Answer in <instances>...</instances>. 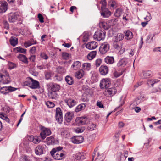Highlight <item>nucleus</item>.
Here are the masks:
<instances>
[{
    "instance_id": "nucleus-1",
    "label": "nucleus",
    "mask_w": 161,
    "mask_h": 161,
    "mask_svg": "<svg viewBox=\"0 0 161 161\" xmlns=\"http://www.w3.org/2000/svg\"><path fill=\"white\" fill-rule=\"evenodd\" d=\"M10 82L8 73L6 71L2 73H0V87L2 84H8Z\"/></svg>"
},
{
    "instance_id": "nucleus-2",
    "label": "nucleus",
    "mask_w": 161,
    "mask_h": 161,
    "mask_svg": "<svg viewBox=\"0 0 161 161\" xmlns=\"http://www.w3.org/2000/svg\"><path fill=\"white\" fill-rule=\"evenodd\" d=\"M113 47L116 50V51H118L119 54H123L125 51V48H122V44L120 42L113 41Z\"/></svg>"
},
{
    "instance_id": "nucleus-3",
    "label": "nucleus",
    "mask_w": 161,
    "mask_h": 161,
    "mask_svg": "<svg viewBox=\"0 0 161 161\" xmlns=\"http://www.w3.org/2000/svg\"><path fill=\"white\" fill-rule=\"evenodd\" d=\"M62 152H56L54 154L52 153V151L50 152L51 156L55 159L61 160L64 158L66 155V152L64 151Z\"/></svg>"
},
{
    "instance_id": "nucleus-4",
    "label": "nucleus",
    "mask_w": 161,
    "mask_h": 161,
    "mask_svg": "<svg viewBox=\"0 0 161 161\" xmlns=\"http://www.w3.org/2000/svg\"><path fill=\"white\" fill-rule=\"evenodd\" d=\"M106 32L105 31H98L95 32L93 35V38L97 41L103 40L105 37Z\"/></svg>"
},
{
    "instance_id": "nucleus-5",
    "label": "nucleus",
    "mask_w": 161,
    "mask_h": 161,
    "mask_svg": "<svg viewBox=\"0 0 161 161\" xmlns=\"http://www.w3.org/2000/svg\"><path fill=\"white\" fill-rule=\"evenodd\" d=\"M47 88L49 91L57 92L60 90L59 85L57 84L50 83L47 85Z\"/></svg>"
},
{
    "instance_id": "nucleus-6",
    "label": "nucleus",
    "mask_w": 161,
    "mask_h": 161,
    "mask_svg": "<svg viewBox=\"0 0 161 161\" xmlns=\"http://www.w3.org/2000/svg\"><path fill=\"white\" fill-rule=\"evenodd\" d=\"M18 88H15L11 86L2 87L0 89V92L1 93L6 95L9 92L14 91Z\"/></svg>"
},
{
    "instance_id": "nucleus-7",
    "label": "nucleus",
    "mask_w": 161,
    "mask_h": 161,
    "mask_svg": "<svg viewBox=\"0 0 161 161\" xmlns=\"http://www.w3.org/2000/svg\"><path fill=\"white\" fill-rule=\"evenodd\" d=\"M56 119L58 123L61 124L63 121L62 112L60 108H57L56 110Z\"/></svg>"
},
{
    "instance_id": "nucleus-8",
    "label": "nucleus",
    "mask_w": 161,
    "mask_h": 161,
    "mask_svg": "<svg viewBox=\"0 0 161 161\" xmlns=\"http://www.w3.org/2000/svg\"><path fill=\"white\" fill-rule=\"evenodd\" d=\"M116 92V90L114 87L107 88L103 92V94L106 97H111L115 95Z\"/></svg>"
},
{
    "instance_id": "nucleus-9",
    "label": "nucleus",
    "mask_w": 161,
    "mask_h": 161,
    "mask_svg": "<svg viewBox=\"0 0 161 161\" xmlns=\"http://www.w3.org/2000/svg\"><path fill=\"white\" fill-rule=\"evenodd\" d=\"M41 132L40 133V136L41 138L44 139L46 137V136L50 135L51 132L50 130L44 127H42L41 128Z\"/></svg>"
},
{
    "instance_id": "nucleus-10",
    "label": "nucleus",
    "mask_w": 161,
    "mask_h": 161,
    "mask_svg": "<svg viewBox=\"0 0 161 161\" xmlns=\"http://www.w3.org/2000/svg\"><path fill=\"white\" fill-rule=\"evenodd\" d=\"M109 49V45L108 44L104 43L102 44L99 48V51L102 54L106 53Z\"/></svg>"
},
{
    "instance_id": "nucleus-11",
    "label": "nucleus",
    "mask_w": 161,
    "mask_h": 161,
    "mask_svg": "<svg viewBox=\"0 0 161 161\" xmlns=\"http://www.w3.org/2000/svg\"><path fill=\"white\" fill-rule=\"evenodd\" d=\"M18 14L17 13H10L8 15V20L10 22H15L18 19Z\"/></svg>"
},
{
    "instance_id": "nucleus-12",
    "label": "nucleus",
    "mask_w": 161,
    "mask_h": 161,
    "mask_svg": "<svg viewBox=\"0 0 161 161\" xmlns=\"http://www.w3.org/2000/svg\"><path fill=\"white\" fill-rule=\"evenodd\" d=\"M83 138L81 136H76L71 139V141L75 144H79L83 142Z\"/></svg>"
},
{
    "instance_id": "nucleus-13",
    "label": "nucleus",
    "mask_w": 161,
    "mask_h": 161,
    "mask_svg": "<svg viewBox=\"0 0 161 161\" xmlns=\"http://www.w3.org/2000/svg\"><path fill=\"white\" fill-rule=\"evenodd\" d=\"M28 140L30 141L33 142L35 144H38L41 141V139L37 136H35L32 135L28 137Z\"/></svg>"
},
{
    "instance_id": "nucleus-14",
    "label": "nucleus",
    "mask_w": 161,
    "mask_h": 161,
    "mask_svg": "<svg viewBox=\"0 0 161 161\" xmlns=\"http://www.w3.org/2000/svg\"><path fill=\"white\" fill-rule=\"evenodd\" d=\"M97 43L95 41L89 42L86 45V47L90 50L94 49L97 47Z\"/></svg>"
},
{
    "instance_id": "nucleus-15",
    "label": "nucleus",
    "mask_w": 161,
    "mask_h": 161,
    "mask_svg": "<svg viewBox=\"0 0 161 161\" xmlns=\"http://www.w3.org/2000/svg\"><path fill=\"white\" fill-rule=\"evenodd\" d=\"M100 12L101 15L103 18H108L111 15V12L107 8L101 9Z\"/></svg>"
},
{
    "instance_id": "nucleus-16",
    "label": "nucleus",
    "mask_w": 161,
    "mask_h": 161,
    "mask_svg": "<svg viewBox=\"0 0 161 161\" xmlns=\"http://www.w3.org/2000/svg\"><path fill=\"white\" fill-rule=\"evenodd\" d=\"M44 149V146L39 145L36 148L35 152L37 155H41L43 153Z\"/></svg>"
},
{
    "instance_id": "nucleus-17",
    "label": "nucleus",
    "mask_w": 161,
    "mask_h": 161,
    "mask_svg": "<svg viewBox=\"0 0 161 161\" xmlns=\"http://www.w3.org/2000/svg\"><path fill=\"white\" fill-rule=\"evenodd\" d=\"M86 117L84 116L77 117L76 119V122L78 125H82L85 124L86 121Z\"/></svg>"
},
{
    "instance_id": "nucleus-18",
    "label": "nucleus",
    "mask_w": 161,
    "mask_h": 161,
    "mask_svg": "<svg viewBox=\"0 0 161 161\" xmlns=\"http://www.w3.org/2000/svg\"><path fill=\"white\" fill-rule=\"evenodd\" d=\"M99 71L101 75H105L108 73V69L106 66L101 65L99 68Z\"/></svg>"
},
{
    "instance_id": "nucleus-19",
    "label": "nucleus",
    "mask_w": 161,
    "mask_h": 161,
    "mask_svg": "<svg viewBox=\"0 0 161 161\" xmlns=\"http://www.w3.org/2000/svg\"><path fill=\"white\" fill-rule=\"evenodd\" d=\"M64 101L70 108L74 106L77 103L76 100L71 98L66 99Z\"/></svg>"
},
{
    "instance_id": "nucleus-20",
    "label": "nucleus",
    "mask_w": 161,
    "mask_h": 161,
    "mask_svg": "<svg viewBox=\"0 0 161 161\" xmlns=\"http://www.w3.org/2000/svg\"><path fill=\"white\" fill-rule=\"evenodd\" d=\"M128 63V59L124 58L120 59L117 65L119 67H124Z\"/></svg>"
},
{
    "instance_id": "nucleus-21",
    "label": "nucleus",
    "mask_w": 161,
    "mask_h": 161,
    "mask_svg": "<svg viewBox=\"0 0 161 161\" xmlns=\"http://www.w3.org/2000/svg\"><path fill=\"white\" fill-rule=\"evenodd\" d=\"M0 13L5 12L7 9L8 3L6 1L0 2Z\"/></svg>"
},
{
    "instance_id": "nucleus-22",
    "label": "nucleus",
    "mask_w": 161,
    "mask_h": 161,
    "mask_svg": "<svg viewBox=\"0 0 161 161\" xmlns=\"http://www.w3.org/2000/svg\"><path fill=\"white\" fill-rule=\"evenodd\" d=\"M0 13L5 12L7 9L8 3L6 1L0 2Z\"/></svg>"
},
{
    "instance_id": "nucleus-23",
    "label": "nucleus",
    "mask_w": 161,
    "mask_h": 161,
    "mask_svg": "<svg viewBox=\"0 0 161 161\" xmlns=\"http://www.w3.org/2000/svg\"><path fill=\"white\" fill-rule=\"evenodd\" d=\"M0 13L5 12L7 9L8 3L6 1L0 2Z\"/></svg>"
},
{
    "instance_id": "nucleus-24",
    "label": "nucleus",
    "mask_w": 161,
    "mask_h": 161,
    "mask_svg": "<svg viewBox=\"0 0 161 161\" xmlns=\"http://www.w3.org/2000/svg\"><path fill=\"white\" fill-rule=\"evenodd\" d=\"M109 82L108 80L103 79L100 82V86L101 88H105L106 89L109 86Z\"/></svg>"
},
{
    "instance_id": "nucleus-25",
    "label": "nucleus",
    "mask_w": 161,
    "mask_h": 161,
    "mask_svg": "<svg viewBox=\"0 0 161 161\" xmlns=\"http://www.w3.org/2000/svg\"><path fill=\"white\" fill-rule=\"evenodd\" d=\"M29 78L31 82V87L32 89H36L39 87L40 84L38 81L35 80L32 78L29 77Z\"/></svg>"
},
{
    "instance_id": "nucleus-26",
    "label": "nucleus",
    "mask_w": 161,
    "mask_h": 161,
    "mask_svg": "<svg viewBox=\"0 0 161 161\" xmlns=\"http://www.w3.org/2000/svg\"><path fill=\"white\" fill-rule=\"evenodd\" d=\"M48 96L49 98L55 99L57 98L58 96L57 92L51 91H49Z\"/></svg>"
},
{
    "instance_id": "nucleus-27",
    "label": "nucleus",
    "mask_w": 161,
    "mask_h": 161,
    "mask_svg": "<svg viewBox=\"0 0 161 161\" xmlns=\"http://www.w3.org/2000/svg\"><path fill=\"white\" fill-rule=\"evenodd\" d=\"M74 116V114L72 112H68L65 115V119L68 122H69L72 119Z\"/></svg>"
},
{
    "instance_id": "nucleus-28",
    "label": "nucleus",
    "mask_w": 161,
    "mask_h": 161,
    "mask_svg": "<svg viewBox=\"0 0 161 161\" xmlns=\"http://www.w3.org/2000/svg\"><path fill=\"white\" fill-rule=\"evenodd\" d=\"M81 65V63L80 61H75L73 63L71 68L74 70H76L80 68Z\"/></svg>"
},
{
    "instance_id": "nucleus-29",
    "label": "nucleus",
    "mask_w": 161,
    "mask_h": 161,
    "mask_svg": "<svg viewBox=\"0 0 161 161\" xmlns=\"http://www.w3.org/2000/svg\"><path fill=\"white\" fill-rule=\"evenodd\" d=\"M17 58L21 61L23 62L25 64H28V58L25 55L22 54H19Z\"/></svg>"
},
{
    "instance_id": "nucleus-30",
    "label": "nucleus",
    "mask_w": 161,
    "mask_h": 161,
    "mask_svg": "<svg viewBox=\"0 0 161 161\" xmlns=\"http://www.w3.org/2000/svg\"><path fill=\"white\" fill-rule=\"evenodd\" d=\"M84 75L83 69H80L76 72L75 74V76L78 79H80L82 78Z\"/></svg>"
},
{
    "instance_id": "nucleus-31",
    "label": "nucleus",
    "mask_w": 161,
    "mask_h": 161,
    "mask_svg": "<svg viewBox=\"0 0 161 161\" xmlns=\"http://www.w3.org/2000/svg\"><path fill=\"white\" fill-rule=\"evenodd\" d=\"M104 61L108 64H111L114 62V58L113 57L107 56L105 58Z\"/></svg>"
},
{
    "instance_id": "nucleus-32",
    "label": "nucleus",
    "mask_w": 161,
    "mask_h": 161,
    "mask_svg": "<svg viewBox=\"0 0 161 161\" xmlns=\"http://www.w3.org/2000/svg\"><path fill=\"white\" fill-rule=\"evenodd\" d=\"M10 42L12 46L14 47L18 43V39L15 37L12 36L10 39Z\"/></svg>"
},
{
    "instance_id": "nucleus-33",
    "label": "nucleus",
    "mask_w": 161,
    "mask_h": 161,
    "mask_svg": "<svg viewBox=\"0 0 161 161\" xmlns=\"http://www.w3.org/2000/svg\"><path fill=\"white\" fill-rule=\"evenodd\" d=\"M82 68L85 71H89L91 68V64L90 63H84L82 65Z\"/></svg>"
},
{
    "instance_id": "nucleus-34",
    "label": "nucleus",
    "mask_w": 161,
    "mask_h": 161,
    "mask_svg": "<svg viewBox=\"0 0 161 161\" xmlns=\"http://www.w3.org/2000/svg\"><path fill=\"white\" fill-rule=\"evenodd\" d=\"M76 159L78 160H82L85 158L86 155L83 153H78L76 154Z\"/></svg>"
},
{
    "instance_id": "nucleus-35",
    "label": "nucleus",
    "mask_w": 161,
    "mask_h": 161,
    "mask_svg": "<svg viewBox=\"0 0 161 161\" xmlns=\"http://www.w3.org/2000/svg\"><path fill=\"white\" fill-rule=\"evenodd\" d=\"M133 36L132 32L130 31H127L125 33V39L127 40H130L132 39Z\"/></svg>"
},
{
    "instance_id": "nucleus-36",
    "label": "nucleus",
    "mask_w": 161,
    "mask_h": 161,
    "mask_svg": "<svg viewBox=\"0 0 161 161\" xmlns=\"http://www.w3.org/2000/svg\"><path fill=\"white\" fill-rule=\"evenodd\" d=\"M96 53V51H95L91 52L87 56V58L89 60H92L95 57Z\"/></svg>"
},
{
    "instance_id": "nucleus-37",
    "label": "nucleus",
    "mask_w": 161,
    "mask_h": 161,
    "mask_svg": "<svg viewBox=\"0 0 161 161\" xmlns=\"http://www.w3.org/2000/svg\"><path fill=\"white\" fill-rule=\"evenodd\" d=\"M86 107V104L81 103L79 105L75 108V111L76 112H79L80 110H84Z\"/></svg>"
},
{
    "instance_id": "nucleus-38",
    "label": "nucleus",
    "mask_w": 161,
    "mask_h": 161,
    "mask_svg": "<svg viewBox=\"0 0 161 161\" xmlns=\"http://www.w3.org/2000/svg\"><path fill=\"white\" fill-rule=\"evenodd\" d=\"M65 80L69 85H71L74 83V80L72 77L70 76H67L65 78Z\"/></svg>"
},
{
    "instance_id": "nucleus-39",
    "label": "nucleus",
    "mask_w": 161,
    "mask_h": 161,
    "mask_svg": "<svg viewBox=\"0 0 161 161\" xmlns=\"http://www.w3.org/2000/svg\"><path fill=\"white\" fill-rule=\"evenodd\" d=\"M124 38V35L121 33H119L116 36H115L114 41L119 42L120 41L122 40Z\"/></svg>"
},
{
    "instance_id": "nucleus-40",
    "label": "nucleus",
    "mask_w": 161,
    "mask_h": 161,
    "mask_svg": "<svg viewBox=\"0 0 161 161\" xmlns=\"http://www.w3.org/2000/svg\"><path fill=\"white\" fill-rule=\"evenodd\" d=\"M100 27L103 28L104 29L107 30L109 28V26L105 22H101L99 23Z\"/></svg>"
},
{
    "instance_id": "nucleus-41",
    "label": "nucleus",
    "mask_w": 161,
    "mask_h": 161,
    "mask_svg": "<svg viewBox=\"0 0 161 161\" xmlns=\"http://www.w3.org/2000/svg\"><path fill=\"white\" fill-rule=\"evenodd\" d=\"M62 147L61 146H59L56 148H53L51 150V151H52V153L54 154V153H56V152H62L61 151H64L62 150Z\"/></svg>"
},
{
    "instance_id": "nucleus-42",
    "label": "nucleus",
    "mask_w": 161,
    "mask_h": 161,
    "mask_svg": "<svg viewBox=\"0 0 161 161\" xmlns=\"http://www.w3.org/2000/svg\"><path fill=\"white\" fill-rule=\"evenodd\" d=\"M122 11H123L121 9L118 8L114 12L115 16L117 17H119L122 14Z\"/></svg>"
},
{
    "instance_id": "nucleus-43",
    "label": "nucleus",
    "mask_w": 161,
    "mask_h": 161,
    "mask_svg": "<svg viewBox=\"0 0 161 161\" xmlns=\"http://www.w3.org/2000/svg\"><path fill=\"white\" fill-rule=\"evenodd\" d=\"M15 50L17 52L21 53L24 54L26 53V49H23L20 47H16L15 48Z\"/></svg>"
},
{
    "instance_id": "nucleus-44",
    "label": "nucleus",
    "mask_w": 161,
    "mask_h": 161,
    "mask_svg": "<svg viewBox=\"0 0 161 161\" xmlns=\"http://www.w3.org/2000/svg\"><path fill=\"white\" fill-rule=\"evenodd\" d=\"M96 126L95 124L93 123H90L88 125L87 128L88 130L92 131L96 129Z\"/></svg>"
},
{
    "instance_id": "nucleus-45",
    "label": "nucleus",
    "mask_w": 161,
    "mask_h": 161,
    "mask_svg": "<svg viewBox=\"0 0 161 161\" xmlns=\"http://www.w3.org/2000/svg\"><path fill=\"white\" fill-rule=\"evenodd\" d=\"M151 73V71H143V77L145 78H148L150 76Z\"/></svg>"
},
{
    "instance_id": "nucleus-46",
    "label": "nucleus",
    "mask_w": 161,
    "mask_h": 161,
    "mask_svg": "<svg viewBox=\"0 0 161 161\" xmlns=\"http://www.w3.org/2000/svg\"><path fill=\"white\" fill-rule=\"evenodd\" d=\"M36 41H35L34 42H31V41L28 42H25L24 43V46L26 48L32 45L36 44Z\"/></svg>"
},
{
    "instance_id": "nucleus-47",
    "label": "nucleus",
    "mask_w": 161,
    "mask_h": 161,
    "mask_svg": "<svg viewBox=\"0 0 161 161\" xmlns=\"http://www.w3.org/2000/svg\"><path fill=\"white\" fill-rule=\"evenodd\" d=\"M46 104L47 106L50 108H53L55 106L53 102L50 101H47Z\"/></svg>"
},
{
    "instance_id": "nucleus-48",
    "label": "nucleus",
    "mask_w": 161,
    "mask_h": 161,
    "mask_svg": "<svg viewBox=\"0 0 161 161\" xmlns=\"http://www.w3.org/2000/svg\"><path fill=\"white\" fill-rule=\"evenodd\" d=\"M125 70L122 71L121 73H119L118 72L115 71H114V77L116 78L118 77H119L122 74L123 72L125 71Z\"/></svg>"
},
{
    "instance_id": "nucleus-49",
    "label": "nucleus",
    "mask_w": 161,
    "mask_h": 161,
    "mask_svg": "<svg viewBox=\"0 0 161 161\" xmlns=\"http://www.w3.org/2000/svg\"><path fill=\"white\" fill-rule=\"evenodd\" d=\"M100 3L102 4L101 9L106 8V2L105 0L101 1Z\"/></svg>"
},
{
    "instance_id": "nucleus-50",
    "label": "nucleus",
    "mask_w": 161,
    "mask_h": 161,
    "mask_svg": "<svg viewBox=\"0 0 161 161\" xmlns=\"http://www.w3.org/2000/svg\"><path fill=\"white\" fill-rule=\"evenodd\" d=\"M102 63V60L100 59H97L95 61V65L97 67H99Z\"/></svg>"
},
{
    "instance_id": "nucleus-51",
    "label": "nucleus",
    "mask_w": 161,
    "mask_h": 161,
    "mask_svg": "<svg viewBox=\"0 0 161 161\" xmlns=\"http://www.w3.org/2000/svg\"><path fill=\"white\" fill-rule=\"evenodd\" d=\"M9 68L10 69L15 68L16 67V64L12 62H10L9 63Z\"/></svg>"
},
{
    "instance_id": "nucleus-52",
    "label": "nucleus",
    "mask_w": 161,
    "mask_h": 161,
    "mask_svg": "<svg viewBox=\"0 0 161 161\" xmlns=\"http://www.w3.org/2000/svg\"><path fill=\"white\" fill-rule=\"evenodd\" d=\"M62 56V57L65 59H68L69 58V54L66 52H63Z\"/></svg>"
},
{
    "instance_id": "nucleus-53",
    "label": "nucleus",
    "mask_w": 161,
    "mask_h": 161,
    "mask_svg": "<svg viewBox=\"0 0 161 161\" xmlns=\"http://www.w3.org/2000/svg\"><path fill=\"white\" fill-rule=\"evenodd\" d=\"M38 18L39 19L40 22L41 23L44 22V18L42 15L40 14H39L38 15Z\"/></svg>"
},
{
    "instance_id": "nucleus-54",
    "label": "nucleus",
    "mask_w": 161,
    "mask_h": 161,
    "mask_svg": "<svg viewBox=\"0 0 161 161\" xmlns=\"http://www.w3.org/2000/svg\"><path fill=\"white\" fill-rule=\"evenodd\" d=\"M141 101L138 98H136L133 102V104L134 105H138L140 103Z\"/></svg>"
},
{
    "instance_id": "nucleus-55",
    "label": "nucleus",
    "mask_w": 161,
    "mask_h": 161,
    "mask_svg": "<svg viewBox=\"0 0 161 161\" xmlns=\"http://www.w3.org/2000/svg\"><path fill=\"white\" fill-rule=\"evenodd\" d=\"M3 23L4 26V28L7 29H8L9 28V24L8 22L5 20H4L3 21Z\"/></svg>"
},
{
    "instance_id": "nucleus-56",
    "label": "nucleus",
    "mask_w": 161,
    "mask_h": 161,
    "mask_svg": "<svg viewBox=\"0 0 161 161\" xmlns=\"http://www.w3.org/2000/svg\"><path fill=\"white\" fill-rule=\"evenodd\" d=\"M24 85L25 86L30 87V88L31 87V82L30 81H26L24 82Z\"/></svg>"
},
{
    "instance_id": "nucleus-57",
    "label": "nucleus",
    "mask_w": 161,
    "mask_h": 161,
    "mask_svg": "<svg viewBox=\"0 0 161 161\" xmlns=\"http://www.w3.org/2000/svg\"><path fill=\"white\" fill-rule=\"evenodd\" d=\"M46 140L47 141H49V143H52V142H53L54 141V138L52 136H50L48 137L46 139Z\"/></svg>"
},
{
    "instance_id": "nucleus-58",
    "label": "nucleus",
    "mask_w": 161,
    "mask_h": 161,
    "mask_svg": "<svg viewBox=\"0 0 161 161\" xmlns=\"http://www.w3.org/2000/svg\"><path fill=\"white\" fill-rule=\"evenodd\" d=\"M41 57L44 59L46 60L48 58V57L47 55V54H46L45 53H41Z\"/></svg>"
},
{
    "instance_id": "nucleus-59",
    "label": "nucleus",
    "mask_w": 161,
    "mask_h": 161,
    "mask_svg": "<svg viewBox=\"0 0 161 161\" xmlns=\"http://www.w3.org/2000/svg\"><path fill=\"white\" fill-rule=\"evenodd\" d=\"M84 128L83 127H82L81 128H79L76 129V132L78 133H82L84 131Z\"/></svg>"
},
{
    "instance_id": "nucleus-60",
    "label": "nucleus",
    "mask_w": 161,
    "mask_h": 161,
    "mask_svg": "<svg viewBox=\"0 0 161 161\" xmlns=\"http://www.w3.org/2000/svg\"><path fill=\"white\" fill-rule=\"evenodd\" d=\"M7 117L6 115L4 114L3 113H0V118L4 120Z\"/></svg>"
},
{
    "instance_id": "nucleus-61",
    "label": "nucleus",
    "mask_w": 161,
    "mask_h": 161,
    "mask_svg": "<svg viewBox=\"0 0 161 161\" xmlns=\"http://www.w3.org/2000/svg\"><path fill=\"white\" fill-rule=\"evenodd\" d=\"M97 106L100 108H103V105L102 103L101 102H97Z\"/></svg>"
},
{
    "instance_id": "nucleus-62",
    "label": "nucleus",
    "mask_w": 161,
    "mask_h": 161,
    "mask_svg": "<svg viewBox=\"0 0 161 161\" xmlns=\"http://www.w3.org/2000/svg\"><path fill=\"white\" fill-rule=\"evenodd\" d=\"M151 19V16L150 14L149 13L147 14L146 17L144 18V19L148 21L150 20Z\"/></svg>"
},
{
    "instance_id": "nucleus-63",
    "label": "nucleus",
    "mask_w": 161,
    "mask_h": 161,
    "mask_svg": "<svg viewBox=\"0 0 161 161\" xmlns=\"http://www.w3.org/2000/svg\"><path fill=\"white\" fill-rule=\"evenodd\" d=\"M36 51V48L35 47H32L30 50V52L31 53L34 54L35 53Z\"/></svg>"
},
{
    "instance_id": "nucleus-64",
    "label": "nucleus",
    "mask_w": 161,
    "mask_h": 161,
    "mask_svg": "<svg viewBox=\"0 0 161 161\" xmlns=\"http://www.w3.org/2000/svg\"><path fill=\"white\" fill-rule=\"evenodd\" d=\"M35 59L36 56L34 55L31 56L29 58V59L32 62H34L35 61Z\"/></svg>"
}]
</instances>
